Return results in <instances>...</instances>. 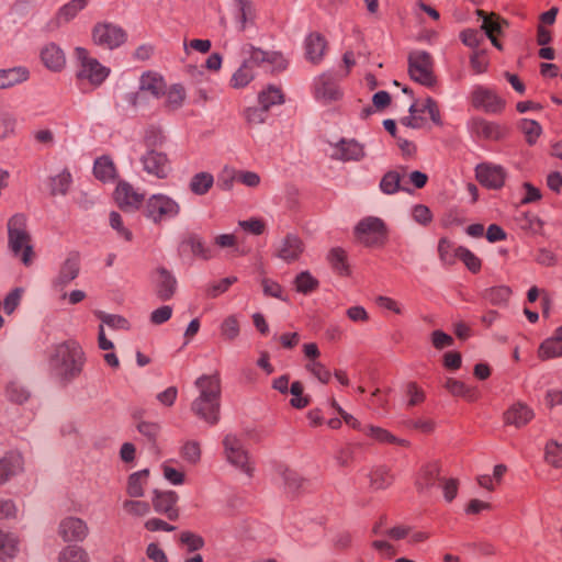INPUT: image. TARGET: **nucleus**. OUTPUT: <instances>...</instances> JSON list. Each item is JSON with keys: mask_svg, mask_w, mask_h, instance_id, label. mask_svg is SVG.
<instances>
[{"mask_svg": "<svg viewBox=\"0 0 562 562\" xmlns=\"http://www.w3.org/2000/svg\"><path fill=\"white\" fill-rule=\"evenodd\" d=\"M198 392L191 403L192 413L210 425L220 420L222 384L218 372L202 374L194 381Z\"/></svg>", "mask_w": 562, "mask_h": 562, "instance_id": "1", "label": "nucleus"}, {"mask_svg": "<svg viewBox=\"0 0 562 562\" xmlns=\"http://www.w3.org/2000/svg\"><path fill=\"white\" fill-rule=\"evenodd\" d=\"M85 363V353L78 342L69 340L55 346L50 355V367L59 378L72 380Z\"/></svg>", "mask_w": 562, "mask_h": 562, "instance_id": "2", "label": "nucleus"}, {"mask_svg": "<svg viewBox=\"0 0 562 562\" xmlns=\"http://www.w3.org/2000/svg\"><path fill=\"white\" fill-rule=\"evenodd\" d=\"M8 244L14 257L19 258L24 266L29 267L33 263L35 254L24 214L16 213L9 218Z\"/></svg>", "mask_w": 562, "mask_h": 562, "instance_id": "3", "label": "nucleus"}, {"mask_svg": "<svg viewBox=\"0 0 562 562\" xmlns=\"http://www.w3.org/2000/svg\"><path fill=\"white\" fill-rule=\"evenodd\" d=\"M222 443L225 460L248 477H252L255 467L243 438L236 434L228 432L223 437Z\"/></svg>", "mask_w": 562, "mask_h": 562, "instance_id": "4", "label": "nucleus"}, {"mask_svg": "<svg viewBox=\"0 0 562 562\" xmlns=\"http://www.w3.org/2000/svg\"><path fill=\"white\" fill-rule=\"evenodd\" d=\"M75 56L79 64L76 77L81 85L99 87L108 78L110 69L90 56L86 48L77 47Z\"/></svg>", "mask_w": 562, "mask_h": 562, "instance_id": "5", "label": "nucleus"}, {"mask_svg": "<svg viewBox=\"0 0 562 562\" xmlns=\"http://www.w3.org/2000/svg\"><path fill=\"white\" fill-rule=\"evenodd\" d=\"M181 211L180 204L171 196L158 193L148 198L144 214L155 224L176 218Z\"/></svg>", "mask_w": 562, "mask_h": 562, "instance_id": "6", "label": "nucleus"}, {"mask_svg": "<svg viewBox=\"0 0 562 562\" xmlns=\"http://www.w3.org/2000/svg\"><path fill=\"white\" fill-rule=\"evenodd\" d=\"M408 72L413 80L431 88L436 85L434 59L425 50H414L408 55Z\"/></svg>", "mask_w": 562, "mask_h": 562, "instance_id": "7", "label": "nucleus"}, {"mask_svg": "<svg viewBox=\"0 0 562 562\" xmlns=\"http://www.w3.org/2000/svg\"><path fill=\"white\" fill-rule=\"evenodd\" d=\"M357 239L368 247H379L384 245L387 237L385 223L375 216L362 218L355 228Z\"/></svg>", "mask_w": 562, "mask_h": 562, "instance_id": "8", "label": "nucleus"}, {"mask_svg": "<svg viewBox=\"0 0 562 562\" xmlns=\"http://www.w3.org/2000/svg\"><path fill=\"white\" fill-rule=\"evenodd\" d=\"M92 37L97 45L113 49L125 42L126 34L117 25L99 23L93 27Z\"/></svg>", "mask_w": 562, "mask_h": 562, "instance_id": "9", "label": "nucleus"}, {"mask_svg": "<svg viewBox=\"0 0 562 562\" xmlns=\"http://www.w3.org/2000/svg\"><path fill=\"white\" fill-rule=\"evenodd\" d=\"M472 105L487 113H499L505 108L503 100L495 91L483 86H475L471 92Z\"/></svg>", "mask_w": 562, "mask_h": 562, "instance_id": "10", "label": "nucleus"}, {"mask_svg": "<svg viewBox=\"0 0 562 562\" xmlns=\"http://www.w3.org/2000/svg\"><path fill=\"white\" fill-rule=\"evenodd\" d=\"M57 533L65 542H82L89 535V527L83 519L67 516L60 520Z\"/></svg>", "mask_w": 562, "mask_h": 562, "instance_id": "11", "label": "nucleus"}, {"mask_svg": "<svg viewBox=\"0 0 562 562\" xmlns=\"http://www.w3.org/2000/svg\"><path fill=\"white\" fill-rule=\"evenodd\" d=\"M314 97L324 103H330L340 99L341 91L336 83L335 76L330 71L315 78Z\"/></svg>", "mask_w": 562, "mask_h": 562, "instance_id": "12", "label": "nucleus"}, {"mask_svg": "<svg viewBox=\"0 0 562 562\" xmlns=\"http://www.w3.org/2000/svg\"><path fill=\"white\" fill-rule=\"evenodd\" d=\"M114 200L121 210L134 212L144 202V195L130 183L122 181L116 186Z\"/></svg>", "mask_w": 562, "mask_h": 562, "instance_id": "13", "label": "nucleus"}, {"mask_svg": "<svg viewBox=\"0 0 562 562\" xmlns=\"http://www.w3.org/2000/svg\"><path fill=\"white\" fill-rule=\"evenodd\" d=\"M143 169L158 179H165L170 172V165L166 154L155 149H148L140 157Z\"/></svg>", "mask_w": 562, "mask_h": 562, "instance_id": "14", "label": "nucleus"}, {"mask_svg": "<svg viewBox=\"0 0 562 562\" xmlns=\"http://www.w3.org/2000/svg\"><path fill=\"white\" fill-rule=\"evenodd\" d=\"M304 251L302 239L294 234H286L276 245L274 255L281 260L291 263L296 261Z\"/></svg>", "mask_w": 562, "mask_h": 562, "instance_id": "15", "label": "nucleus"}, {"mask_svg": "<svg viewBox=\"0 0 562 562\" xmlns=\"http://www.w3.org/2000/svg\"><path fill=\"white\" fill-rule=\"evenodd\" d=\"M90 2L91 0H69L57 10L55 16L48 23V29L55 30L68 24L77 18V15L85 10Z\"/></svg>", "mask_w": 562, "mask_h": 562, "instance_id": "16", "label": "nucleus"}, {"mask_svg": "<svg viewBox=\"0 0 562 562\" xmlns=\"http://www.w3.org/2000/svg\"><path fill=\"white\" fill-rule=\"evenodd\" d=\"M363 146L355 139L342 138L333 146L331 157L341 161H359L364 157Z\"/></svg>", "mask_w": 562, "mask_h": 562, "instance_id": "17", "label": "nucleus"}, {"mask_svg": "<svg viewBox=\"0 0 562 562\" xmlns=\"http://www.w3.org/2000/svg\"><path fill=\"white\" fill-rule=\"evenodd\" d=\"M476 179L485 187L498 189L504 184L505 171L501 166L481 164L475 169Z\"/></svg>", "mask_w": 562, "mask_h": 562, "instance_id": "18", "label": "nucleus"}, {"mask_svg": "<svg viewBox=\"0 0 562 562\" xmlns=\"http://www.w3.org/2000/svg\"><path fill=\"white\" fill-rule=\"evenodd\" d=\"M276 481L282 485L288 494H295L304 484V479L285 464L274 467Z\"/></svg>", "mask_w": 562, "mask_h": 562, "instance_id": "19", "label": "nucleus"}, {"mask_svg": "<svg viewBox=\"0 0 562 562\" xmlns=\"http://www.w3.org/2000/svg\"><path fill=\"white\" fill-rule=\"evenodd\" d=\"M41 60L50 71H61L66 65L64 50L55 43L45 45L41 50Z\"/></svg>", "mask_w": 562, "mask_h": 562, "instance_id": "20", "label": "nucleus"}, {"mask_svg": "<svg viewBox=\"0 0 562 562\" xmlns=\"http://www.w3.org/2000/svg\"><path fill=\"white\" fill-rule=\"evenodd\" d=\"M153 506L157 513L165 514L169 519H177L178 512L175 505L178 502V495L173 491H155Z\"/></svg>", "mask_w": 562, "mask_h": 562, "instance_id": "21", "label": "nucleus"}, {"mask_svg": "<svg viewBox=\"0 0 562 562\" xmlns=\"http://www.w3.org/2000/svg\"><path fill=\"white\" fill-rule=\"evenodd\" d=\"M80 270L79 258L76 254H70L63 262L59 273L54 280V286L60 290L75 280Z\"/></svg>", "mask_w": 562, "mask_h": 562, "instance_id": "22", "label": "nucleus"}, {"mask_svg": "<svg viewBox=\"0 0 562 562\" xmlns=\"http://www.w3.org/2000/svg\"><path fill=\"white\" fill-rule=\"evenodd\" d=\"M250 60L260 65L267 63L271 65L272 70H283L288 66L286 59L278 52H265L252 46L249 47Z\"/></svg>", "mask_w": 562, "mask_h": 562, "instance_id": "23", "label": "nucleus"}, {"mask_svg": "<svg viewBox=\"0 0 562 562\" xmlns=\"http://www.w3.org/2000/svg\"><path fill=\"white\" fill-rule=\"evenodd\" d=\"M23 465V460L18 452H8L0 458V485L5 484L15 476Z\"/></svg>", "mask_w": 562, "mask_h": 562, "instance_id": "24", "label": "nucleus"}, {"mask_svg": "<svg viewBox=\"0 0 562 562\" xmlns=\"http://www.w3.org/2000/svg\"><path fill=\"white\" fill-rule=\"evenodd\" d=\"M535 414L533 411L524 403L513 404L504 414V420L507 425H513L517 428L527 425Z\"/></svg>", "mask_w": 562, "mask_h": 562, "instance_id": "25", "label": "nucleus"}, {"mask_svg": "<svg viewBox=\"0 0 562 562\" xmlns=\"http://www.w3.org/2000/svg\"><path fill=\"white\" fill-rule=\"evenodd\" d=\"M562 357V326L557 328L551 337L541 342L538 349V358L549 360Z\"/></svg>", "mask_w": 562, "mask_h": 562, "instance_id": "26", "label": "nucleus"}, {"mask_svg": "<svg viewBox=\"0 0 562 562\" xmlns=\"http://www.w3.org/2000/svg\"><path fill=\"white\" fill-rule=\"evenodd\" d=\"M156 273V293L160 300L168 301L176 292L177 280L165 268L157 269Z\"/></svg>", "mask_w": 562, "mask_h": 562, "instance_id": "27", "label": "nucleus"}, {"mask_svg": "<svg viewBox=\"0 0 562 562\" xmlns=\"http://www.w3.org/2000/svg\"><path fill=\"white\" fill-rule=\"evenodd\" d=\"M305 58L313 63L318 64L325 54L326 42L325 38L318 33H311L304 42Z\"/></svg>", "mask_w": 562, "mask_h": 562, "instance_id": "28", "label": "nucleus"}, {"mask_svg": "<svg viewBox=\"0 0 562 562\" xmlns=\"http://www.w3.org/2000/svg\"><path fill=\"white\" fill-rule=\"evenodd\" d=\"M476 14L482 19L481 27L487 37L502 34L503 30L508 26V22L494 12L487 13L484 10H477Z\"/></svg>", "mask_w": 562, "mask_h": 562, "instance_id": "29", "label": "nucleus"}, {"mask_svg": "<svg viewBox=\"0 0 562 562\" xmlns=\"http://www.w3.org/2000/svg\"><path fill=\"white\" fill-rule=\"evenodd\" d=\"M29 78L30 71L23 66L0 69V90L10 89L25 82Z\"/></svg>", "mask_w": 562, "mask_h": 562, "instance_id": "30", "label": "nucleus"}, {"mask_svg": "<svg viewBox=\"0 0 562 562\" xmlns=\"http://www.w3.org/2000/svg\"><path fill=\"white\" fill-rule=\"evenodd\" d=\"M472 131L477 137L488 140H498L505 135V130L501 125L483 119L473 120Z\"/></svg>", "mask_w": 562, "mask_h": 562, "instance_id": "31", "label": "nucleus"}, {"mask_svg": "<svg viewBox=\"0 0 562 562\" xmlns=\"http://www.w3.org/2000/svg\"><path fill=\"white\" fill-rule=\"evenodd\" d=\"M363 432L371 438L372 440L386 445V443H393L398 446L408 447L409 441L405 439L397 438L392 432H390L387 429L374 426V425H367L363 428Z\"/></svg>", "mask_w": 562, "mask_h": 562, "instance_id": "32", "label": "nucleus"}, {"mask_svg": "<svg viewBox=\"0 0 562 562\" xmlns=\"http://www.w3.org/2000/svg\"><path fill=\"white\" fill-rule=\"evenodd\" d=\"M166 83L161 76L155 72H147L140 77V93L147 92L155 98H159L165 93Z\"/></svg>", "mask_w": 562, "mask_h": 562, "instance_id": "33", "label": "nucleus"}, {"mask_svg": "<svg viewBox=\"0 0 562 562\" xmlns=\"http://www.w3.org/2000/svg\"><path fill=\"white\" fill-rule=\"evenodd\" d=\"M20 538L15 533L0 529V560L15 558L20 551Z\"/></svg>", "mask_w": 562, "mask_h": 562, "instance_id": "34", "label": "nucleus"}, {"mask_svg": "<svg viewBox=\"0 0 562 562\" xmlns=\"http://www.w3.org/2000/svg\"><path fill=\"white\" fill-rule=\"evenodd\" d=\"M370 485L374 490H385L392 485L394 475L386 465L373 467L369 474Z\"/></svg>", "mask_w": 562, "mask_h": 562, "instance_id": "35", "label": "nucleus"}, {"mask_svg": "<svg viewBox=\"0 0 562 562\" xmlns=\"http://www.w3.org/2000/svg\"><path fill=\"white\" fill-rule=\"evenodd\" d=\"M236 7V20L239 30L244 31L248 25L254 24L256 19V9L251 0H234Z\"/></svg>", "mask_w": 562, "mask_h": 562, "instance_id": "36", "label": "nucleus"}, {"mask_svg": "<svg viewBox=\"0 0 562 562\" xmlns=\"http://www.w3.org/2000/svg\"><path fill=\"white\" fill-rule=\"evenodd\" d=\"M445 389L453 396H460L469 402L477 400V391L475 387L469 386L463 382L448 378L443 384Z\"/></svg>", "mask_w": 562, "mask_h": 562, "instance_id": "37", "label": "nucleus"}, {"mask_svg": "<svg viewBox=\"0 0 562 562\" xmlns=\"http://www.w3.org/2000/svg\"><path fill=\"white\" fill-rule=\"evenodd\" d=\"M214 186V177L207 171L193 175L189 181V190L195 195H205Z\"/></svg>", "mask_w": 562, "mask_h": 562, "instance_id": "38", "label": "nucleus"}, {"mask_svg": "<svg viewBox=\"0 0 562 562\" xmlns=\"http://www.w3.org/2000/svg\"><path fill=\"white\" fill-rule=\"evenodd\" d=\"M72 184V176L68 169L61 170L49 178V190L52 195H66Z\"/></svg>", "mask_w": 562, "mask_h": 562, "instance_id": "39", "label": "nucleus"}, {"mask_svg": "<svg viewBox=\"0 0 562 562\" xmlns=\"http://www.w3.org/2000/svg\"><path fill=\"white\" fill-rule=\"evenodd\" d=\"M409 113H427L430 117V120L437 124H441V117L440 112L437 102L431 99L427 98L424 101H416L409 106Z\"/></svg>", "mask_w": 562, "mask_h": 562, "instance_id": "40", "label": "nucleus"}, {"mask_svg": "<svg viewBox=\"0 0 562 562\" xmlns=\"http://www.w3.org/2000/svg\"><path fill=\"white\" fill-rule=\"evenodd\" d=\"M58 562H90L88 552L77 544L64 547L57 557Z\"/></svg>", "mask_w": 562, "mask_h": 562, "instance_id": "41", "label": "nucleus"}, {"mask_svg": "<svg viewBox=\"0 0 562 562\" xmlns=\"http://www.w3.org/2000/svg\"><path fill=\"white\" fill-rule=\"evenodd\" d=\"M148 474L149 471L144 469L130 475L127 482V494L131 497H142L144 495V484Z\"/></svg>", "mask_w": 562, "mask_h": 562, "instance_id": "42", "label": "nucleus"}, {"mask_svg": "<svg viewBox=\"0 0 562 562\" xmlns=\"http://www.w3.org/2000/svg\"><path fill=\"white\" fill-rule=\"evenodd\" d=\"M251 64H254L250 59L246 60L233 75L231 79V85L233 88L240 89L246 87L255 77Z\"/></svg>", "mask_w": 562, "mask_h": 562, "instance_id": "43", "label": "nucleus"}, {"mask_svg": "<svg viewBox=\"0 0 562 562\" xmlns=\"http://www.w3.org/2000/svg\"><path fill=\"white\" fill-rule=\"evenodd\" d=\"M319 282L308 271L300 272L294 279V286L299 293L311 294L317 290Z\"/></svg>", "mask_w": 562, "mask_h": 562, "instance_id": "44", "label": "nucleus"}, {"mask_svg": "<svg viewBox=\"0 0 562 562\" xmlns=\"http://www.w3.org/2000/svg\"><path fill=\"white\" fill-rule=\"evenodd\" d=\"M258 101L259 104L265 106L267 110H270L273 105L282 104L284 102V95L279 88L269 86L266 90L259 93Z\"/></svg>", "mask_w": 562, "mask_h": 562, "instance_id": "45", "label": "nucleus"}, {"mask_svg": "<svg viewBox=\"0 0 562 562\" xmlns=\"http://www.w3.org/2000/svg\"><path fill=\"white\" fill-rule=\"evenodd\" d=\"M7 398L15 404H23L30 397L27 389L18 381H11L5 386Z\"/></svg>", "mask_w": 562, "mask_h": 562, "instance_id": "46", "label": "nucleus"}, {"mask_svg": "<svg viewBox=\"0 0 562 562\" xmlns=\"http://www.w3.org/2000/svg\"><path fill=\"white\" fill-rule=\"evenodd\" d=\"M93 172L98 179L106 181L114 177L115 168L110 158L100 157L94 162Z\"/></svg>", "mask_w": 562, "mask_h": 562, "instance_id": "47", "label": "nucleus"}, {"mask_svg": "<svg viewBox=\"0 0 562 562\" xmlns=\"http://www.w3.org/2000/svg\"><path fill=\"white\" fill-rule=\"evenodd\" d=\"M328 261L335 271L340 274H348L347 255L344 249L339 247L333 248L328 254Z\"/></svg>", "mask_w": 562, "mask_h": 562, "instance_id": "48", "label": "nucleus"}, {"mask_svg": "<svg viewBox=\"0 0 562 562\" xmlns=\"http://www.w3.org/2000/svg\"><path fill=\"white\" fill-rule=\"evenodd\" d=\"M512 290L506 285L494 286L485 291L484 297L493 305L506 304Z\"/></svg>", "mask_w": 562, "mask_h": 562, "instance_id": "49", "label": "nucleus"}, {"mask_svg": "<svg viewBox=\"0 0 562 562\" xmlns=\"http://www.w3.org/2000/svg\"><path fill=\"white\" fill-rule=\"evenodd\" d=\"M519 130L525 135L526 140L529 145H533L542 133L540 124L537 121L529 119H522L519 122Z\"/></svg>", "mask_w": 562, "mask_h": 562, "instance_id": "50", "label": "nucleus"}, {"mask_svg": "<svg viewBox=\"0 0 562 562\" xmlns=\"http://www.w3.org/2000/svg\"><path fill=\"white\" fill-rule=\"evenodd\" d=\"M221 335L225 340L236 339L240 331L239 321L236 315L227 316L221 324Z\"/></svg>", "mask_w": 562, "mask_h": 562, "instance_id": "51", "label": "nucleus"}, {"mask_svg": "<svg viewBox=\"0 0 562 562\" xmlns=\"http://www.w3.org/2000/svg\"><path fill=\"white\" fill-rule=\"evenodd\" d=\"M180 456L186 462L190 464L194 465L199 463L201 459L200 443L194 440L186 441L180 449Z\"/></svg>", "mask_w": 562, "mask_h": 562, "instance_id": "52", "label": "nucleus"}, {"mask_svg": "<svg viewBox=\"0 0 562 562\" xmlns=\"http://www.w3.org/2000/svg\"><path fill=\"white\" fill-rule=\"evenodd\" d=\"M94 315L101 321V325H106L110 328L113 329H126L127 328V321L120 316L114 314H109L103 311H95Z\"/></svg>", "mask_w": 562, "mask_h": 562, "instance_id": "53", "label": "nucleus"}, {"mask_svg": "<svg viewBox=\"0 0 562 562\" xmlns=\"http://www.w3.org/2000/svg\"><path fill=\"white\" fill-rule=\"evenodd\" d=\"M269 110L261 104L249 106L245 110V119L250 125L263 124L268 119Z\"/></svg>", "mask_w": 562, "mask_h": 562, "instance_id": "54", "label": "nucleus"}, {"mask_svg": "<svg viewBox=\"0 0 562 562\" xmlns=\"http://www.w3.org/2000/svg\"><path fill=\"white\" fill-rule=\"evenodd\" d=\"M167 105L175 110L182 105L186 93L184 89L180 85L171 86L167 91L165 90Z\"/></svg>", "mask_w": 562, "mask_h": 562, "instance_id": "55", "label": "nucleus"}, {"mask_svg": "<svg viewBox=\"0 0 562 562\" xmlns=\"http://www.w3.org/2000/svg\"><path fill=\"white\" fill-rule=\"evenodd\" d=\"M456 256L460 259L469 270L472 272H477L481 268V260L469 249L464 247L456 248Z\"/></svg>", "mask_w": 562, "mask_h": 562, "instance_id": "56", "label": "nucleus"}, {"mask_svg": "<svg viewBox=\"0 0 562 562\" xmlns=\"http://www.w3.org/2000/svg\"><path fill=\"white\" fill-rule=\"evenodd\" d=\"M401 176L397 171L386 172L381 182L380 189L385 194H394L400 189Z\"/></svg>", "mask_w": 562, "mask_h": 562, "instance_id": "57", "label": "nucleus"}, {"mask_svg": "<svg viewBox=\"0 0 562 562\" xmlns=\"http://www.w3.org/2000/svg\"><path fill=\"white\" fill-rule=\"evenodd\" d=\"M438 477L437 465H429L425 468L419 477L417 479L416 485L419 491L431 487Z\"/></svg>", "mask_w": 562, "mask_h": 562, "instance_id": "58", "label": "nucleus"}, {"mask_svg": "<svg viewBox=\"0 0 562 562\" xmlns=\"http://www.w3.org/2000/svg\"><path fill=\"white\" fill-rule=\"evenodd\" d=\"M546 460L555 468L562 467V445L551 440L546 446Z\"/></svg>", "mask_w": 562, "mask_h": 562, "instance_id": "59", "label": "nucleus"}, {"mask_svg": "<svg viewBox=\"0 0 562 562\" xmlns=\"http://www.w3.org/2000/svg\"><path fill=\"white\" fill-rule=\"evenodd\" d=\"M124 510L135 517L147 516L150 512V506L146 502L127 499L123 503Z\"/></svg>", "mask_w": 562, "mask_h": 562, "instance_id": "60", "label": "nucleus"}, {"mask_svg": "<svg viewBox=\"0 0 562 562\" xmlns=\"http://www.w3.org/2000/svg\"><path fill=\"white\" fill-rule=\"evenodd\" d=\"M456 248L446 238H441L438 244V254L440 257V260L445 265H452L458 258L456 256Z\"/></svg>", "mask_w": 562, "mask_h": 562, "instance_id": "61", "label": "nucleus"}, {"mask_svg": "<svg viewBox=\"0 0 562 562\" xmlns=\"http://www.w3.org/2000/svg\"><path fill=\"white\" fill-rule=\"evenodd\" d=\"M236 282V277L224 278L218 282H214L207 285L205 289L206 295L214 299L220 294L225 293L229 289V286Z\"/></svg>", "mask_w": 562, "mask_h": 562, "instance_id": "62", "label": "nucleus"}, {"mask_svg": "<svg viewBox=\"0 0 562 562\" xmlns=\"http://www.w3.org/2000/svg\"><path fill=\"white\" fill-rule=\"evenodd\" d=\"M179 540L191 552L198 551L204 546L203 538L191 531L181 532L179 536Z\"/></svg>", "mask_w": 562, "mask_h": 562, "instance_id": "63", "label": "nucleus"}, {"mask_svg": "<svg viewBox=\"0 0 562 562\" xmlns=\"http://www.w3.org/2000/svg\"><path fill=\"white\" fill-rule=\"evenodd\" d=\"M238 175L239 170L229 166H225L218 176L221 187L224 190H231L233 188L234 182L238 181Z\"/></svg>", "mask_w": 562, "mask_h": 562, "instance_id": "64", "label": "nucleus"}]
</instances>
